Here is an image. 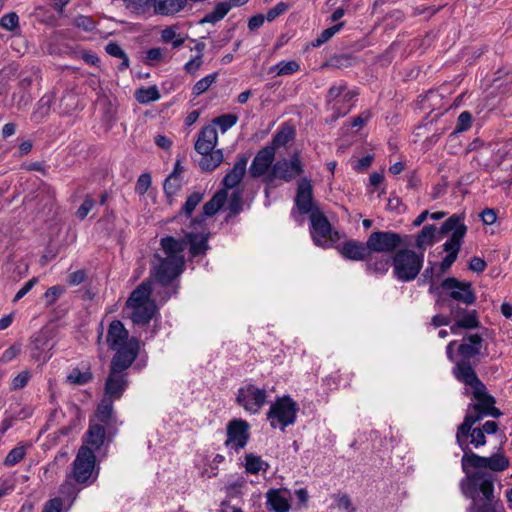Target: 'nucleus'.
I'll use <instances>...</instances> for the list:
<instances>
[{"label": "nucleus", "mask_w": 512, "mask_h": 512, "mask_svg": "<svg viewBox=\"0 0 512 512\" xmlns=\"http://www.w3.org/2000/svg\"><path fill=\"white\" fill-rule=\"evenodd\" d=\"M390 258V267H393V276L400 282H411L419 275L423 263L424 254L402 246Z\"/></svg>", "instance_id": "nucleus-4"}, {"label": "nucleus", "mask_w": 512, "mask_h": 512, "mask_svg": "<svg viewBox=\"0 0 512 512\" xmlns=\"http://www.w3.org/2000/svg\"><path fill=\"white\" fill-rule=\"evenodd\" d=\"M77 105V98L73 93L67 92L60 99V107L64 106L61 111L64 114H68L73 111Z\"/></svg>", "instance_id": "nucleus-53"}, {"label": "nucleus", "mask_w": 512, "mask_h": 512, "mask_svg": "<svg viewBox=\"0 0 512 512\" xmlns=\"http://www.w3.org/2000/svg\"><path fill=\"white\" fill-rule=\"evenodd\" d=\"M468 445L471 444L475 448H479L486 444V436L480 428H473L467 434Z\"/></svg>", "instance_id": "nucleus-47"}, {"label": "nucleus", "mask_w": 512, "mask_h": 512, "mask_svg": "<svg viewBox=\"0 0 512 512\" xmlns=\"http://www.w3.org/2000/svg\"><path fill=\"white\" fill-rule=\"evenodd\" d=\"M227 209L229 210V216H236L242 210V193L240 191H234L228 201Z\"/></svg>", "instance_id": "nucleus-50"}, {"label": "nucleus", "mask_w": 512, "mask_h": 512, "mask_svg": "<svg viewBox=\"0 0 512 512\" xmlns=\"http://www.w3.org/2000/svg\"><path fill=\"white\" fill-rule=\"evenodd\" d=\"M63 501L61 498L56 497L46 502L43 512H62Z\"/></svg>", "instance_id": "nucleus-59"}, {"label": "nucleus", "mask_w": 512, "mask_h": 512, "mask_svg": "<svg viewBox=\"0 0 512 512\" xmlns=\"http://www.w3.org/2000/svg\"><path fill=\"white\" fill-rule=\"evenodd\" d=\"M461 459V467L464 473L471 469H488L492 472H502L509 467V459L502 453L497 452L490 457L480 456L474 453L470 447L465 448Z\"/></svg>", "instance_id": "nucleus-6"}, {"label": "nucleus", "mask_w": 512, "mask_h": 512, "mask_svg": "<svg viewBox=\"0 0 512 512\" xmlns=\"http://www.w3.org/2000/svg\"><path fill=\"white\" fill-rule=\"evenodd\" d=\"M135 98L139 103L147 104L157 101L160 98V93L156 86H150L138 89L135 92Z\"/></svg>", "instance_id": "nucleus-38"}, {"label": "nucleus", "mask_w": 512, "mask_h": 512, "mask_svg": "<svg viewBox=\"0 0 512 512\" xmlns=\"http://www.w3.org/2000/svg\"><path fill=\"white\" fill-rule=\"evenodd\" d=\"M409 238L394 231H373L367 238L370 254L390 257L402 246H408Z\"/></svg>", "instance_id": "nucleus-5"}, {"label": "nucleus", "mask_w": 512, "mask_h": 512, "mask_svg": "<svg viewBox=\"0 0 512 512\" xmlns=\"http://www.w3.org/2000/svg\"><path fill=\"white\" fill-rule=\"evenodd\" d=\"M484 416L486 415L481 411L474 412L473 414L467 413L465 415L463 422L458 426L456 432V442L461 450H465V448L468 447L467 434L470 429H473V425L480 421Z\"/></svg>", "instance_id": "nucleus-25"}, {"label": "nucleus", "mask_w": 512, "mask_h": 512, "mask_svg": "<svg viewBox=\"0 0 512 512\" xmlns=\"http://www.w3.org/2000/svg\"><path fill=\"white\" fill-rule=\"evenodd\" d=\"M249 440V424L245 420L233 419L227 425L225 445L235 451L243 449Z\"/></svg>", "instance_id": "nucleus-17"}, {"label": "nucleus", "mask_w": 512, "mask_h": 512, "mask_svg": "<svg viewBox=\"0 0 512 512\" xmlns=\"http://www.w3.org/2000/svg\"><path fill=\"white\" fill-rule=\"evenodd\" d=\"M299 408L297 403L289 396L278 398L267 413V419L273 428L280 427L282 431L296 420Z\"/></svg>", "instance_id": "nucleus-8"}, {"label": "nucleus", "mask_w": 512, "mask_h": 512, "mask_svg": "<svg viewBox=\"0 0 512 512\" xmlns=\"http://www.w3.org/2000/svg\"><path fill=\"white\" fill-rule=\"evenodd\" d=\"M182 186V179L181 177H177L174 175H169L163 185L164 192L168 197L174 196Z\"/></svg>", "instance_id": "nucleus-45"}, {"label": "nucleus", "mask_w": 512, "mask_h": 512, "mask_svg": "<svg viewBox=\"0 0 512 512\" xmlns=\"http://www.w3.org/2000/svg\"><path fill=\"white\" fill-rule=\"evenodd\" d=\"M294 129L290 126H282L276 134L272 137V140L269 144H267V147H272L274 153H276V150L280 147L286 146V144L291 141L294 137Z\"/></svg>", "instance_id": "nucleus-33"}, {"label": "nucleus", "mask_w": 512, "mask_h": 512, "mask_svg": "<svg viewBox=\"0 0 512 512\" xmlns=\"http://www.w3.org/2000/svg\"><path fill=\"white\" fill-rule=\"evenodd\" d=\"M160 245L166 255V258L172 257L173 259H185L182 254L185 250L184 237L176 239L172 236H166L160 240Z\"/></svg>", "instance_id": "nucleus-26"}, {"label": "nucleus", "mask_w": 512, "mask_h": 512, "mask_svg": "<svg viewBox=\"0 0 512 512\" xmlns=\"http://www.w3.org/2000/svg\"><path fill=\"white\" fill-rule=\"evenodd\" d=\"M74 24L78 28H82L84 31H91L95 27V23L92 20V18L83 15L76 17L74 20Z\"/></svg>", "instance_id": "nucleus-57"}, {"label": "nucleus", "mask_w": 512, "mask_h": 512, "mask_svg": "<svg viewBox=\"0 0 512 512\" xmlns=\"http://www.w3.org/2000/svg\"><path fill=\"white\" fill-rule=\"evenodd\" d=\"M295 204L300 214H310L318 209L313 204L312 184L309 179L303 178L298 183Z\"/></svg>", "instance_id": "nucleus-20"}, {"label": "nucleus", "mask_w": 512, "mask_h": 512, "mask_svg": "<svg viewBox=\"0 0 512 512\" xmlns=\"http://www.w3.org/2000/svg\"><path fill=\"white\" fill-rule=\"evenodd\" d=\"M95 204L96 201L90 195H87L83 203L76 211L77 218H79L80 220L85 219L89 212L94 208Z\"/></svg>", "instance_id": "nucleus-52"}, {"label": "nucleus", "mask_w": 512, "mask_h": 512, "mask_svg": "<svg viewBox=\"0 0 512 512\" xmlns=\"http://www.w3.org/2000/svg\"><path fill=\"white\" fill-rule=\"evenodd\" d=\"M93 374L88 368L86 371H81L79 368H74L67 376V382L75 385H85L92 381Z\"/></svg>", "instance_id": "nucleus-39"}, {"label": "nucleus", "mask_w": 512, "mask_h": 512, "mask_svg": "<svg viewBox=\"0 0 512 512\" xmlns=\"http://www.w3.org/2000/svg\"><path fill=\"white\" fill-rule=\"evenodd\" d=\"M344 26V22H340L332 27H329L321 32V34L311 42L312 47H319L322 44L326 43L330 38H332L342 27Z\"/></svg>", "instance_id": "nucleus-43"}, {"label": "nucleus", "mask_w": 512, "mask_h": 512, "mask_svg": "<svg viewBox=\"0 0 512 512\" xmlns=\"http://www.w3.org/2000/svg\"><path fill=\"white\" fill-rule=\"evenodd\" d=\"M209 231L187 232L184 235L185 248L189 246V253L192 257L204 256L209 249Z\"/></svg>", "instance_id": "nucleus-21"}, {"label": "nucleus", "mask_w": 512, "mask_h": 512, "mask_svg": "<svg viewBox=\"0 0 512 512\" xmlns=\"http://www.w3.org/2000/svg\"><path fill=\"white\" fill-rule=\"evenodd\" d=\"M336 501L340 509H344L347 512H355V508L352 505V501L349 495L339 494L336 498Z\"/></svg>", "instance_id": "nucleus-60"}, {"label": "nucleus", "mask_w": 512, "mask_h": 512, "mask_svg": "<svg viewBox=\"0 0 512 512\" xmlns=\"http://www.w3.org/2000/svg\"><path fill=\"white\" fill-rule=\"evenodd\" d=\"M131 309V319L133 323L139 326H144L151 321V319L156 313L157 307L155 302H152L146 303L144 305L131 307Z\"/></svg>", "instance_id": "nucleus-28"}, {"label": "nucleus", "mask_w": 512, "mask_h": 512, "mask_svg": "<svg viewBox=\"0 0 512 512\" xmlns=\"http://www.w3.org/2000/svg\"><path fill=\"white\" fill-rule=\"evenodd\" d=\"M341 254L353 261H365L366 270L375 274H386L390 268V258L370 254L368 241L349 240L343 243Z\"/></svg>", "instance_id": "nucleus-3"}, {"label": "nucleus", "mask_w": 512, "mask_h": 512, "mask_svg": "<svg viewBox=\"0 0 512 512\" xmlns=\"http://www.w3.org/2000/svg\"><path fill=\"white\" fill-rule=\"evenodd\" d=\"M248 160V154H239L237 156V161L233 168L227 172L222 180L223 189H225V191L235 188L242 181L246 173Z\"/></svg>", "instance_id": "nucleus-22"}, {"label": "nucleus", "mask_w": 512, "mask_h": 512, "mask_svg": "<svg viewBox=\"0 0 512 512\" xmlns=\"http://www.w3.org/2000/svg\"><path fill=\"white\" fill-rule=\"evenodd\" d=\"M187 0H154V11L159 15H174L181 11Z\"/></svg>", "instance_id": "nucleus-30"}, {"label": "nucleus", "mask_w": 512, "mask_h": 512, "mask_svg": "<svg viewBox=\"0 0 512 512\" xmlns=\"http://www.w3.org/2000/svg\"><path fill=\"white\" fill-rule=\"evenodd\" d=\"M238 121V117L235 114H223L219 117H216L212 120L210 125L218 126L222 133H225L227 130H229L232 126H234Z\"/></svg>", "instance_id": "nucleus-41"}, {"label": "nucleus", "mask_w": 512, "mask_h": 512, "mask_svg": "<svg viewBox=\"0 0 512 512\" xmlns=\"http://www.w3.org/2000/svg\"><path fill=\"white\" fill-rule=\"evenodd\" d=\"M86 435L87 443L95 448H99L104 443L106 431L103 425L93 424L90 425Z\"/></svg>", "instance_id": "nucleus-36"}, {"label": "nucleus", "mask_w": 512, "mask_h": 512, "mask_svg": "<svg viewBox=\"0 0 512 512\" xmlns=\"http://www.w3.org/2000/svg\"><path fill=\"white\" fill-rule=\"evenodd\" d=\"M266 390L249 384L238 390L236 402L246 411L256 414L266 403Z\"/></svg>", "instance_id": "nucleus-14"}, {"label": "nucleus", "mask_w": 512, "mask_h": 512, "mask_svg": "<svg viewBox=\"0 0 512 512\" xmlns=\"http://www.w3.org/2000/svg\"><path fill=\"white\" fill-rule=\"evenodd\" d=\"M218 133L214 125H206L198 133L194 148L201 154L199 167L204 172L215 170L224 160L222 149H215Z\"/></svg>", "instance_id": "nucleus-2"}, {"label": "nucleus", "mask_w": 512, "mask_h": 512, "mask_svg": "<svg viewBox=\"0 0 512 512\" xmlns=\"http://www.w3.org/2000/svg\"><path fill=\"white\" fill-rule=\"evenodd\" d=\"M455 377L475 390L477 387H483V383L478 378L471 363L468 360L459 361L454 368Z\"/></svg>", "instance_id": "nucleus-23"}, {"label": "nucleus", "mask_w": 512, "mask_h": 512, "mask_svg": "<svg viewBox=\"0 0 512 512\" xmlns=\"http://www.w3.org/2000/svg\"><path fill=\"white\" fill-rule=\"evenodd\" d=\"M151 185V176L148 173L141 174L136 183V191L143 195L147 192Z\"/></svg>", "instance_id": "nucleus-56"}, {"label": "nucleus", "mask_w": 512, "mask_h": 512, "mask_svg": "<svg viewBox=\"0 0 512 512\" xmlns=\"http://www.w3.org/2000/svg\"><path fill=\"white\" fill-rule=\"evenodd\" d=\"M38 282L37 277H33L30 280H28L24 286L16 293L14 296L13 302H17L20 299H22Z\"/></svg>", "instance_id": "nucleus-63"}, {"label": "nucleus", "mask_w": 512, "mask_h": 512, "mask_svg": "<svg viewBox=\"0 0 512 512\" xmlns=\"http://www.w3.org/2000/svg\"><path fill=\"white\" fill-rule=\"evenodd\" d=\"M444 290L449 291V297L455 301L472 305L476 301V295L472 289L471 282L459 281L454 277H448L441 283Z\"/></svg>", "instance_id": "nucleus-15"}, {"label": "nucleus", "mask_w": 512, "mask_h": 512, "mask_svg": "<svg viewBox=\"0 0 512 512\" xmlns=\"http://www.w3.org/2000/svg\"><path fill=\"white\" fill-rule=\"evenodd\" d=\"M185 259L166 258L154 255L151 276L163 287H167L183 272Z\"/></svg>", "instance_id": "nucleus-7"}, {"label": "nucleus", "mask_w": 512, "mask_h": 512, "mask_svg": "<svg viewBox=\"0 0 512 512\" xmlns=\"http://www.w3.org/2000/svg\"><path fill=\"white\" fill-rule=\"evenodd\" d=\"M483 338L480 334H469L463 337L461 344L458 346V353L465 359L469 360L478 356L483 346Z\"/></svg>", "instance_id": "nucleus-24"}, {"label": "nucleus", "mask_w": 512, "mask_h": 512, "mask_svg": "<svg viewBox=\"0 0 512 512\" xmlns=\"http://www.w3.org/2000/svg\"><path fill=\"white\" fill-rule=\"evenodd\" d=\"M435 233V225H425L422 228V230L416 235V248L424 250L427 246H432L434 243Z\"/></svg>", "instance_id": "nucleus-34"}, {"label": "nucleus", "mask_w": 512, "mask_h": 512, "mask_svg": "<svg viewBox=\"0 0 512 512\" xmlns=\"http://www.w3.org/2000/svg\"><path fill=\"white\" fill-rule=\"evenodd\" d=\"M503 511V507L498 505V501L494 499V501H483V503L478 507L477 512H501Z\"/></svg>", "instance_id": "nucleus-58"}, {"label": "nucleus", "mask_w": 512, "mask_h": 512, "mask_svg": "<svg viewBox=\"0 0 512 512\" xmlns=\"http://www.w3.org/2000/svg\"><path fill=\"white\" fill-rule=\"evenodd\" d=\"M151 292V283L149 281L142 282L136 287V289L132 291L129 298L127 299L126 305L131 308L154 302L153 300H150Z\"/></svg>", "instance_id": "nucleus-27"}, {"label": "nucleus", "mask_w": 512, "mask_h": 512, "mask_svg": "<svg viewBox=\"0 0 512 512\" xmlns=\"http://www.w3.org/2000/svg\"><path fill=\"white\" fill-rule=\"evenodd\" d=\"M303 172V164L299 158V153L296 152L290 157V159L282 158L277 160L270 173L265 179H263V181L267 184L273 183L276 179L291 182L303 174Z\"/></svg>", "instance_id": "nucleus-10"}, {"label": "nucleus", "mask_w": 512, "mask_h": 512, "mask_svg": "<svg viewBox=\"0 0 512 512\" xmlns=\"http://www.w3.org/2000/svg\"><path fill=\"white\" fill-rule=\"evenodd\" d=\"M230 11V5L225 1L219 2L213 11L207 13L200 21V23L215 24L222 20Z\"/></svg>", "instance_id": "nucleus-35"}, {"label": "nucleus", "mask_w": 512, "mask_h": 512, "mask_svg": "<svg viewBox=\"0 0 512 512\" xmlns=\"http://www.w3.org/2000/svg\"><path fill=\"white\" fill-rule=\"evenodd\" d=\"M245 461V468L247 472L251 474H257L260 470L263 469V465L268 467V464L265 463L260 456H256L254 454H247Z\"/></svg>", "instance_id": "nucleus-44"}, {"label": "nucleus", "mask_w": 512, "mask_h": 512, "mask_svg": "<svg viewBox=\"0 0 512 512\" xmlns=\"http://www.w3.org/2000/svg\"><path fill=\"white\" fill-rule=\"evenodd\" d=\"M275 154L272 147L264 146L260 149L249 167L250 176L254 179L261 177L265 179L275 163Z\"/></svg>", "instance_id": "nucleus-18"}, {"label": "nucleus", "mask_w": 512, "mask_h": 512, "mask_svg": "<svg viewBox=\"0 0 512 512\" xmlns=\"http://www.w3.org/2000/svg\"><path fill=\"white\" fill-rule=\"evenodd\" d=\"M289 8V5L285 2H279L277 3L273 8H271L266 16V20L269 22L275 20L278 16L285 13Z\"/></svg>", "instance_id": "nucleus-55"}, {"label": "nucleus", "mask_w": 512, "mask_h": 512, "mask_svg": "<svg viewBox=\"0 0 512 512\" xmlns=\"http://www.w3.org/2000/svg\"><path fill=\"white\" fill-rule=\"evenodd\" d=\"M65 292V288L61 285H55L47 289L44 293L43 298L45 300V306L49 307L53 305L61 295Z\"/></svg>", "instance_id": "nucleus-48"}, {"label": "nucleus", "mask_w": 512, "mask_h": 512, "mask_svg": "<svg viewBox=\"0 0 512 512\" xmlns=\"http://www.w3.org/2000/svg\"><path fill=\"white\" fill-rule=\"evenodd\" d=\"M449 232H452L451 237L444 243L443 249L447 253L455 252V255H458L462 247L463 238L467 232L463 216L454 214L442 223L439 233L444 235Z\"/></svg>", "instance_id": "nucleus-11"}, {"label": "nucleus", "mask_w": 512, "mask_h": 512, "mask_svg": "<svg viewBox=\"0 0 512 512\" xmlns=\"http://www.w3.org/2000/svg\"><path fill=\"white\" fill-rule=\"evenodd\" d=\"M96 417L99 422L106 426H111L116 423L113 414V400L110 398H103L96 410Z\"/></svg>", "instance_id": "nucleus-32"}, {"label": "nucleus", "mask_w": 512, "mask_h": 512, "mask_svg": "<svg viewBox=\"0 0 512 512\" xmlns=\"http://www.w3.org/2000/svg\"><path fill=\"white\" fill-rule=\"evenodd\" d=\"M19 17L15 12L3 15L0 19V26L8 31H13L18 27Z\"/></svg>", "instance_id": "nucleus-51"}, {"label": "nucleus", "mask_w": 512, "mask_h": 512, "mask_svg": "<svg viewBox=\"0 0 512 512\" xmlns=\"http://www.w3.org/2000/svg\"><path fill=\"white\" fill-rule=\"evenodd\" d=\"M217 73L209 74L195 83L193 86V95L199 96L206 92L208 88L215 82Z\"/></svg>", "instance_id": "nucleus-46"}, {"label": "nucleus", "mask_w": 512, "mask_h": 512, "mask_svg": "<svg viewBox=\"0 0 512 512\" xmlns=\"http://www.w3.org/2000/svg\"><path fill=\"white\" fill-rule=\"evenodd\" d=\"M486 262L483 258L474 256L470 259L469 262V270L476 272V273H482L486 269Z\"/></svg>", "instance_id": "nucleus-64"}, {"label": "nucleus", "mask_w": 512, "mask_h": 512, "mask_svg": "<svg viewBox=\"0 0 512 512\" xmlns=\"http://www.w3.org/2000/svg\"><path fill=\"white\" fill-rule=\"evenodd\" d=\"M30 378V374L27 371H22L16 377H14L12 381V389L18 390L26 386L28 380Z\"/></svg>", "instance_id": "nucleus-61"}, {"label": "nucleus", "mask_w": 512, "mask_h": 512, "mask_svg": "<svg viewBox=\"0 0 512 512\" xmlns=\"http://www.w3.org/2000/svg\"><path fill=\"white\" fill-rule=\"evenodd\" d=\"M26 450L24 446H17L13 448L6 456L4 465L10 467L19 463L25 456Z\"/></svg>", "instance_id": "nucleus-49"}, {"label": "nucleus", "mask_w": 512, "mask_h": 512, "mask_svg": "<svg viewBox=\"0 0 512 512\" xmlns=\"http://www.w3.org/2000/svg\"><path fill=\"white\" fill-rule=\"evenodd\" d=\"M94 451L86 446H82L73 462L72 477L79 484L87 483L93 474L95 467Z\"/></svg>", "instance_id": "nucleus-12"}, {"label": "nucleus", "mask_w": 512, "mask_h": 512, "mask_svg": "<svg viewBox=\"0 0 512 512\" xmlns=\"http://www.w3.org/2000/svg\"><path fill=\"white\" fill-rule=\"evenodd\" d=\"M466 474L469 486L482 494V501H494V482L496 477L488 472L468 470Z\"/></svg>", "instance_id": "nucleus-16"}, {"label": "nucleus", "mask_w": 512, "mask_h": 512, "mask_svg": "<svg viewBox=\"0 0 512 512\" xmlns=\"http://www.w3.org/2000/svg\"><path fill=\"white\" fill-rule=\"evenodd\" d=\"M457 326L462 329H474L480 326L476 310H468L459 320Z\"/></svg>", "instance_id": "nucleus-42"}, {"label": "nucleus", "mask_w": 512, "mask_h": 512, "mask_svg": "<svg viewBox=\"0 0 512 512\" xmlns=\"http://www.w3.org/2000/svg\"><path fill=\"white\" fill-rule=\"evenodd\" d=\"M227 200V191L221 189L217 191L212 198L203 206V213L190 220V227L197 229L204 224L206 217L215 215L225 204Z\"/></svg>", "instance_id": "nucleus-19"}, {"label": "nucleus", "mask_w": 512, "mask_h": 512, "mask_svg": "<svg viewBox=\"0 0 512 512\" xmlns=\"http://www.w3.org/2000/svg\"><path fill=\"white\" fill-rule=\"evenodd\" d=\"M106 343L109 348L118 354L121 351H128V349L136 350V358L140 351V341L138 338L129 337V332L120 320H113L109 324Z\"/></svg>", "instance_id": "nucleus-9"}, {"label": "nucleus", "mask_w": 512, "mask_h": 512, "mask_svg": "<svg viewBox=\"0 0 512 512\" xmlns=\"http://www.w3.org/2000/svg\"><path fill=\"white\" fill-rule=\"evenodd\" d=\"M267 498V507L269 510L274 512H288L290 509V504L285 498L280 490L278 489H270L266 493Z\"/></svg>", "instance_id": "nucleus-31"}, {"label": "nucleus", "mask_w": 512, "mask_h": 512, "mask_svg": "<svg viewBox=\"0 0 512 512\" xmlns=\"http://www.w3.org/2000/svg\"><path fill=\"white\" fill-rule=\"evenodd\" d=\"M136 360V350L121 351L114 354L110 371L105 382L106 398L120 399L128 386L127 370Z\"/></svg>", "instance_id": "nucleus-1"}, {"label": "nucleus", "mask_w": 512, "mask_h": 512, "mask_svg": "<svg viewBox=\"0 0 512 512\" xmlns=\"http://www.w3.org/2000/svg\"><path fill=\"white\" fill-rule=\"evenodd\" d=\"M473 397L477 400L476 403L471 404L469 407L474 410V412H482L486 415L487 411L490 409L492 405H495V398L488 394L486 391V387L483 384V387H477L473 390Z\"/></svg>", "instance_id": "nucleus-29"}, {"label": "nucleus", "mask_w": 512, "mask_h": 512, "mask_svg": "<svg viewBox=\"0 0 512 512\" xmlns=\"http://www.w3.org/2000/svg\"><path fill=\"white\" fill-rule=\"evenodd\" d=\"M202 63V55L198 54L185 64L184 69L189 74H195L201 67Z\"/></svg>", "instance_id": "nucleus-62"}, {"label": "nucleus", "mask_w": 512, "mask_h": 512, "mask_svg": "<svg viewBox=\"0 0 512 512\" xmlns=\"http://www.w3.org/2000/svg\"><path fill=\"white\" fill-rule=\"evenodd\" d=\"M300 69L299 64L294 61H288V62H279L278 64L272 66L270 68V73L276 72L277 76H283V75H291L295 72H297Z\"/></svg>", "instance_id": "nucleus-40"}, {"label": "nucleus", "mask_w": 512, "mask_h": 512, "mask_svg": "<svg viewBox=\"0 0 512 512\" xmlns=\"http://www.w3.org/2000/svg\"><path fill=\"white\" fill-rule=\"evenodd\" d=\"M202 199H203V194L200 192H193L192 194H190L187 197L186 202L182 206L179 215L176 216L175 218H178L181 215H184L185 217L190 218L193 211L198 206V204L202 201Z\"/></svg>", "instance_id": "nucleus-37"}, {"label": "nucleus", "mask_w": 512, "mask_h": 512, "mask_svg": "<svg viewBox=\"0 0 512 512\" xmlns=\"http://www.w3.org/2000/svg\"><path fill=\"white\" fill-rule=\"evenodd\" d=\"M311 236L314 243L319 247H331L333 245L332 227L327 217L316 209L310 215Z\"/></svg>", "instance_id": "nucleus-13"}, {"label": "nucleus", "mask_w": 512, "mask_h": 512, "mask_svg": "<svg viewBox=\"0 0 512 512\" xmlns=\"http://www.w3.org/2000/svg\"><path fill=\"white\" fill-rule=\"evenodd\" d=\"M472 123V115L468 111L462 112L457 119L456 132H463L470 128Z\"/></svg>", "instance_id": "nucleus-54"}]
</instances>
